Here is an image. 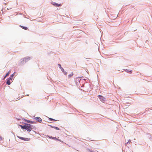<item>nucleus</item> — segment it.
Segmentation results:
<instances>
[{"mask_svg":"<svg viewBox=\"0 0 152 152\" xmlns=\"http://www.w3.org/2000/svg\"><path fill=\"white\" fill-rule=\"evenodd\" d=\"M32 57H26L23 59H22L21 61L20 64H25L26 62L30 60Z\"/></svg>","mask_w":152,"mask_h":152,"instance_id":"f257e3e1","label":"nucleus"},{"mask_svg":"<svg viewBox=\"0 0 152 152\" xmlns=\"http://www.w3.org/2000/svg\"><path fill=\"white\" fill-rule=\"evenodd\" d=\"M27 126V129H29V130L27 129V130L28 132H31L32 130V129H36V127L30 124H26Z\"/></svg>","mask_w":152,"mask_h":152,"instance_id":"f03ea898","label":"nucleus"},{"mask_svg":"<svg viewBox=\"0 0 152 152\" xmlns=\"http://www.w3.org/2000/svg\"><path fill=\"white\" fill-rule=\"evenodd\" d=\"M24 124H25L24 125H19V126L21 127V129H26L27 131L28 130H29L28 129H27V126L26 124H28L26 123H24Z\"/></svg>","mask_w":152,"mask_h":152,"instance_id":"7ed1b4c3","label":"nucleus"},{"mask_svg":"<svg viewBox=\"0 0 152 152\" xmlns=\"http://www.w3.org/2000/svg\"><path fill=\"white\" fill-rule=\"evenodd\" d=\"M98 97L102 102H104L105 101L106 98L103 96L99 95Z\"/></svg>","mask_w":152,"mask_h":152,"instance_id":"20e7f679","label":"nucleus"},{"mask_svg":"<svg viewBox=\"0 0 152 152\" xmlns=\"http://www.w3.org/2000/svg\"><path fill=\"white\" fill-rule=\"evenodd\" d=\"M17 137L18 138L20 139L21 140H24V141H29L30 140V138H28L23 137H20V136H18Z\"/></svg>","mask_w":152,"mask_h":152,"instance_id":"39448f33","label":"nucleus"},{"mask_svg":"<svg viewBox=\"0 0 152 152\" xmlns=\"http://www.w3.org/2000/svg\"><path fill=\"white\" fill-rule=\"evenodd\" d=\"M34 119L36 120L38 122L41 123H42V119L39 117H35Z\"/></svg>","mask_w":152,"mask_h":152,"instance_id":"423d86ee","label":"nucleus"},{"mask_svg":"<svg viewBox=\"0 0 152 152\" xmlns=\"http://www.w3.org/2000/svg\"><path fill=\"white\" fill-rule=\"evenodd\" d=\"M24 121H26V122L28 123H30V124H36V122L35 121H31L30 120H26V119H24Z\"/></svg>","mask_w":152,"mask_h":152,"instance_id":"0eeeda50","label":"nucleus"},{"mask_svg":"<svg viewBox=\"0 0 152 152\" xmlns=\"http://www.w3.org/2000/svg\"><path fill=\"white\" fill-rule=\"evenodd\" d=\"M10 80H9L8 78L6 80V84L8 85H10L11 84V82H10Z\"/></svg>","mask_w":152,"mask_h":152,"instance_id":"6e6552de","label":"nucleus"},{"mask_svg":"<svg viewBox=\"0 0 152 152\" xmlns=\"http://www.w3.org/2000/svg\"><path fill=\"white\" fill-rule=\"evenodd\" d=\"M125 72L129 74L132 73V71L131 70H129L127 69H124Z\"/></svg>","mask_w":152,"mask_h":152,"instance_id":"1a4fd4ad","label":"nucleus"},{"mask_svg":"<svg viewBox=\"0 0 152 152\" xmlns=\"http://www.w3.org/2000/svg\"><path fill=\"white\" fill-rule=\"evenodd\" d=\"M15 73V72H14V73L10 75V77L8 78L9 80H12V77H13L14 76Z\"/></svg>","mask_w":152,"mask_h":152,"instance_id":"9d476101","label":"nucleus"},{"mask_svg":"<svg viewBox=\"0 0 152 152\" xmlns=\"http://www.w3.org/2000/svg\"><path fill=\"white\" fill-rule=\"evenodd\" d=\"M49 126H50L51 128H53L56 130H60V129L58 127L55 126H52L50 125H49Z\"/></svg>","mask_w":152,"mask_h":152,"instance_id":"9b49d317","label":"nucleus"},{"mask_svg":"<svg viewBox=\"0 0 152 152\" xmlns=\"http://www.w3.org/2000/svg\"><path fill=\"white\" fill-rule=\"evenodd\" d=\"M61 71L64 73V75H66L67 74V72H66L64 71V69L63 68H62L61 69Z\"/></svg>","mask_w":152,"mask_h":152,"instance_id":"f8f14e48","label":"nucleus"},{"mask_svg":"<svg viewBox=\"0 0 152 152\" xmlns=\"http://www.w3.org/2000/svg\"><path fill=\"white\" fill-rule=\"evenodd\" d=\"M147 134L148 135V137L150 140H152V135L150 134Z\"/></svg>","mask_w":152,"mask_h":152,"instance_id":"ddd939ff","label":"nucleus"},{"mask_svg":"<svg viewBox=\"0 0 152 152\" xmlns=\"http://www.w3.org/2000/svg\"><path fill=\"white\" fill-rule=\"evenodd\" d=\"M20 27H21L22 28L25 30H27L28 29L27 27H26L23 26L21 25H20Z\"/></svg>","mask_w":152,"mask_h":152,"instance_id":"4468645a","label":"nucleus"},{"mask_svg":"<svg viewBox=\"0 0 152 152\" xmlns=\"http://www.w3.org/2000/svg\"><path fill=\"white\" fill-rule=\"evenodd\" d=\"M10 71H9L8 72H7L6 73V75H5V76L4 77V79L7 76H8L9 75V74H10Z\"/></svg>","mask_w":152,"mask_h":152,"instance_id":"2eb2a0df","label":"nucleus"},{"mask_svg":"<svg viewBox=\"0 0 152 152\" xmlns=\"http://www.w3.org/2000/svg\"><path fill=\"white\" fill-rule=\"evenodd\" d=\"M49 120L50 121H57V120H55L54 119H53L52 118H49Z\"/></svg>","mask_w":152,"mask_h":152,"instance_id":"dca6fc26","label":"nucleus"},{"mask_svg":"<svg viewBox=\"0 0 152 152\" xmlns=\"http://www.w3.org/2000/svg\"><path fill=\"white\" fill-rule=\"evenodd\" d=\"M51 4H52L53 6L56 7L57 5V3L54 2H52L51 3Z\"/></svg>","mask_w":152,"mask_h":152,"instance_id":"f3484780","label":"nucleus"},{"mask_svg":"<svg viewBox=\"0 0 152 152\" xmlns=\"http://www.w3.org/2000/svg\"><path fill=\"white\" fill-rule=\"evenodd\" d=\"M80 77H78L77 78V79L76 80V81H79V83H80V81L81 80V79H80Z\"/></svg>","mask_w":152,"mask_h":152,"instance_id":"a211bd4d","label":"nucleus"},{"mask_svg":"<svg viewBox=\"0 0 152 152\" xmlns=\"http://www.w3.org/2000/svg\"><path fill=\"white\" fill-rule=\"evenodd\" d=\"M49 138L50 139H53L55 140H57V138L56 137H53L51 136V137H49Z\"/></svg>","mask_w":152,"mask_h":152,"instance_id":"6ab92c4d","label":"nucleus"},{"mask_svg":"<svg viewBox=\"0 0 152 152\" xmlns=\"http://www.w3.org/2000/svg\"><path fill=\"white\" fill-rule=\"evenodd\" d=\"M73 75V72H72L70 74H69L68 75V77H71Z\"/></svg>","mask_w":152,"mask_h":152,"instance_id":"aec40b11","label":"nucleus"},{"mask_svg":"<svg viewBox=\"0 0 152 152\" xmlns=\"http://www.w3.org/2000/svg\"><path fill=\"white\" fill-rule=\"evenodd\" d=\"M58 67L61 69L62 68H63L61 66V65L59 64H58Z\"/></svg>","mask_w":152,"mask_h":152,"instance_id":"412c9836","label":"nucleus"},{"mask_svg":"<svg viewBox=\"0 0 152 152\" xmlns=\"http://www.w3.org/2000/svg\"><path fill=\"white\" fill-rule=\"evenodd\" d=\"M61 5V4H58L57 3V5L56 7H59Z\"/></svg>","mask_w":152,"mask_h":152,"instance_id":"4be33fe9","label":"nucleus"},{"mask_svg":"<svg viewBox=\"0 0 152 152\" xmlns=\"http://www.w3.org/2000/svg\"><path fill=\"white\" fill-rule=\"evenodd\" d=\"M130 142H131V141L130 140H129L128 142H127L126 143V144L128 143H130Z\"/></svg>","mask_w":152,"mask_h":152,"instance_id":"5701e85b","label":"nucleus"},{"mask_svg":"<svg viewBox=\"0 0 152 152\" xmlns=\"http://www.w3.org/2000/svg\"><path fill=\"white\" fill-rule=\"evenodd\" d=\"M57 140H58V141H60V142H62V141H61V140H60V139H57Z\"/></svg>","mask_w":152,"mask_h":152,"instance_id":"b1692460","label":"nucleus"},{"mask_svg":"<svg viewBox=\"0 0 152 152\" xmlns=\"http://www.w3.org/2000/svg\"><path fill=\"white\" fill-rule=\"evenodd\" d=\"M10 9H8V8H7V10H9Z\"/></svg>","mask_w":152,"mask_h":152,"instance_id":"393cba45","label":"nucleus"},{"mask_svg":"<svg viewBox=\"0 0 152 152\" xmlns=\"http://www.w3.org/2000/svg\"><path fill=\"white\" fill-rule=\"evenodd\" d=\"M26 96H29V95H28H28H26Z\"/></svg>","mask_w":152,"mask_h":152,"instance_id":"a878e982","label":"nucleus"}]
</instances>
